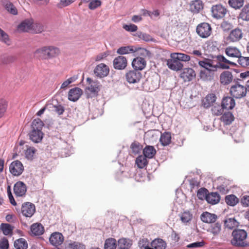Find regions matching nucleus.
<instances>
[{
	"label": "nucleus",
	"instance_id": "1",
	"mask_svg": "<svg viewBox=\"0 0 249 249\" xmlns=\"http://www.w3.org/2000/svg\"><path fill=\"white\" fill-rule=\"evenodd\" d=\"M232 238L231 240V244L236 248H245L249 246V244L247 240L248 234L244 230L235 229L231 233Z\"/></svg>",
	"mask_w": 249,
	"mask_h": 249
},
{
	"label": "nucleus",
	"instance_id": "2",
	"mask_svg": "<svg viewBox=\"0 0 249 249\" xmlns=\"http://www.w3.org/2000/svg\"><path fill=\"white\" fill-rule=\"evenodd\" d=\"M58 50L51 46H44L36 49L34 52L35 57L39 59H47L53 57Z\"/></svg>",
	"mask_w": 249,
	"mask_h": 249
},
{
	"label": "nucleus",
	"instance_id": "3",
	"mask_svg": "<svg viewBox=\"0 0 249 249\" xmlns=\"http://www.w3.org/2000/svg\"><path fill=\"white\" fill-rule=\"evenodd\" d=\"M247 90L245 86L239 84H235L231 87L230 93L236 99H241L246 96Z\"/></svg>",
	"mask_w": 249,
	"mask_h": 249
},
{
	"label": "nucleus",
	"instance_id": "4",
	"mask_svg": "<svg viewBox=\"0 0 249 249\" xmlns=\"http://www.w3.org/2000/svg\"><path fill=\"white\" fill-rule=\"evenodd\" d=\"M198 35L202 38H207L212 33V28L208 23L203 22L199 24L196 29Z\"/></svg>",
	"mask_w": 249,
	"mask_h": 249
},
{
	"label": "nucleus",
	"instance_id": "5",
	"mask_svg": "<svg viewBox=\"0 0 249 249\" xmlns=\"http://www.w3.org/2000/svg\"><path fill=\"white\" fill-rule=\"evenodd\" d=\"M198 65L204 69L210 71H216L218 68L217 63L214 60L203 58L202 60H198Z\"/></svg>",
	"mask_w": 249,
	"mask_h": 249
},
{
	"label": "nucleus",
	"instance_id": "6",
	"mask_svg": "<svg viewBox=\"0 0 249 249\" xmlns=\"http://www.w3.org/2000/svg\"><path fill=\"white\" fill-rule=\"evenodd\" d=\"M211 12L213 18L220 19L225 17L227 12V10L221 4H215L212 7Z\"/></svg>",
	"mask_w": 249,
	"mask_h": 249
},
{
	"label": "nucleus",
	"instance_id": "7",
	"mask_svg": "<svg viewBox=\"0 0 249 249\" xmlns=\"http://www.w3.org/2000/svg\"><path fill=\"white\" fill-rule=\"evenodd\" d=\"M24 167L19 160H15L11 162L9 166L10 172L15 176H19L23 172Z\"/></svg>",
	"mask_w": 249,
	"mask_h": 249
},
{
	"label": "nucleus",
	"instance_id": "8",
	"mask_svg": "<svg viewBox=\"0 0 249 249\" xmlns=\"http://www.w3.org/2000/svg\"><path fill=\"white\" fill-rule=\"evenodd\" d=\"M127 81L129 83L134 84L138 83L141 78L142 73L137 70L129 71L125 74Z\"/></svg>",
	"mask_w": 249,
	"mask_h": 249
},
{
	"label": "nucleus",
	"instance_id": "9",
	"mask_svg": "<svg viewBox=\"0 0 249 249\" xmlns=\"http://www.w3.org/2000/svg\"><path fill=\"white\" fill-rule=\"evenodd\" d=\"M109 72V67L104 63H100L97 65L94 70V73L99 78L107 76Z\"/></svg>",
	"mask_w": 249,
	"mask_h": 249
},
{
	"label": "nucleus",
	"instance_id": "10",
	"mask_svg": "<svg viewBox=\"0 0 249 249\" xmlns=\"http://www.w3.org/2000/svg\"><path fill=\"white\" fill-rule=\"evenodd\" d=\"M36 212V207L31 202H25L22 205L21 213L27 217H31Z\"/></svg>",
	"mask_w": 249,
	"mask_h": 249
},
{
	"label": "nucleus",
	"instance_id": "11",
	"mask_svg": "<svg viewBox=\"0 0 249 249\" xmlns=\"http://www.w3.org/2000/svg\"><path fill=\"white\" fill-rule=\"evenodd\" d=\"M243 35L242 30L237 28L231 31L227 38V40L230 43L236 42L242 38Z\"/></svg>",
	"mask_w": 249,
	"mask_h": 249
},
{
	"label": "nucleus",
	"instance_id": "12",
	"mask_svg": "<svg viewBox=\"0 0 249 249\" xmlns=\"http://www.w3.org/2000/svg\"><path fill=\"white\" fill-rule=\"evenodd\" d=\"M27 186L22 181H18L14 186V193L16 196L22 197L25 196Z\"/></svg>",
	"mask_w": 249,
	"mask_h": 249
},
{
	"label": "nucleus",
	"instance_id": "13",
	"mask_svg": "<svg viewBox=\"0 0 249 249\" xmlns=\"http://www.w3.org/2000/svg\"><path fill=\"white\" fill-rule=\"evenodd\" d=\"M127 60L125 57L120 55L114 58L113 61V67L116 70H124L127 66Z\"/></svg>",
	"mask_w": 249,
	"mask_h": 249
},
{
	"label": "nucleus",
	"instance_id": "14",
	"mask_svg": "<svg viewBox=\"0 0 249 249\" xmlns=\"http://www.w3.org/2000/svg\"><path fill=\"white\" fill-rule=\"evenodd\" d=\"M49 241L52 245L57 247L62 244L64 241V236L61 233L53 232L51 234Z\"/></svg>",
	"mask_w": 249,
	"mask_h": 249
},
{
	"label": "nucleus",
	"instance_id": "15",
	"mask_svg": "<svg viewBox=\"0 0 249 249\" xmlns=\"http://www.w3.org/2000/svg\"><path fill=\"white\" fill-rule=\"evenodd\" d=\"M225 54L229 57L238 58L241 56L242 53L241 51L236 47L230 46L225 49Z\"/></svg>",
	"mask_w": 249,
	"mask_h": 249
},
{
	"label": "nucleus",
	"instance_id": "16",
	"mask_svg": "<svg viewBox=\"0 0 249 249\" xmlns=\"http://www.w3.org/2000/svg\"><path fill=\"white\" fill-rule=\"evenodd\" d=\"M217 215L208 212H203L200 215V219L202 222L206 223H214L217 220Z\"/></svg>",
	"mask_w": 249,
	"mask_h": 249
},
{
	"label": "nucleus",
	"instance_id": "17",
	"mask_svg": "<svg viewBox=\"0 0 249 249\" xmlns=\"http://www.w3.org/2000/svg\"><path fill=\"white\" fill-rule=\"evenodd\" d=\"M195 76V71L191 68L184 69L183 71L180 74V77L185 82L191 81Z\"/></svg>",
	"mask_w": 249,
	"mask_h": 249
},
{
	"label": "nucleus",
	"instance_id": "18",
	"mask_svg": "<svg viewBox=\"0 0 249 249\" xmlns=\"http://www.w3.org/2000/svg\"><path fill=\"white\" fill-rule=\"evenodd\" d=\"M83 93L82 90L79 88L71 89L68 94V99L71 101H76Z\"/></svg>",
	"mask_w": 249,
	"mask_h": 249
},
{
	"label": "nucleus",
	"instance_id": "19",
	"mask_svg": "<svg viewBox=\"0 0 249 249\" xmlns=\"http://www.w3.org/2000/svg\"><path fill=\"white\" fill-rule=\"evenodd\" d=\"M233 80L232 73L229 71H224L220 75V82L223 85L230 84Z\"/></svg>",
	"mask_w": 249,
	"mask_h": 249
},
{
	"label": "nucleus",
	"instance_id": "20",
	"mask_svg": "<svg viewBox=\"0 0 249 249\" xmlns=\"http://www.w3.org/2000/svg\"><path fill=\"white\" fill-rule=\"evenodd\" d=\"M216 97L214 94L211 93L208 94L203 100L202 105L205 108H208L214 104Z\"/></svg>",
	"mask_w": 249,
	"mask_h": 249
},
{
	"label": "nucleus",
	"instance_id": "21",
	"mask_svg": "<svg viewBox=\"0 0 249 249\" xmlns=\"http://www.w3.org/2000/svg\"><path fill=\"white\" fill-rule=\"evenodd\" d=\"M146 61L143 58L138 57L134 58L132 62V65L134 68V70H142L146 66Z\"/></svg>",
	"mask_w": 249,
	"mask_h": 249
},
{
	"label": "nucleus",
	"instance_id": "22",
	"mask_svg": "<svg viewBox=\"0 0 249 249\" xmlns=\"http://www.w3.org/2000/svg\"><path fill=\"white\" fill-rule=\"evenodd\" d=\"M32 23H33V19H26L18 25V29L21 32H31Z\"/></svg>",
	"mask_w": 249,
	"mask_h": 249
},
{
	"label": "nucleus",
	"instance_id": "23",
	"mask_svg": "<svg viewBox=\"0 0 249 249\" xmlns=\"http://www.w3.org/2000/svg\"><path fill=\"white\" fill-rule=\"evenodd\" d=\"M166 64L170 69L175 71H179L183 67V65L181 62L173 58L167 60Z\"/></svg>",
	"mask_w": 249,
	"mask_h": 249
},
{
	"label": "nucleus",
	"instance_id": "24",
	"mask_svg": "<svg viewBox=\"0 0 249 249\" xmlns=\"http://www.w3.org/2000/svg\"><path fill=\"white\" fill-rule=\"evenodd\" d=\"M235 103L233 97H226L223 98L221 105L224 109H232L235 106Z\"/></svg>",
	"mask_w": 249,
	"mask_h": 249
},
{
	"label": "nucleus",
	"instance_id": "25",
	"mask_svg": "<svg viewBox=\"0 0 249 249\" xmlns=\"http://www.w3.org/2000/svg\"><path fill=\"white\" fill-rule=\"evenodd\" d=\"M29 135L30 140L35 143L40 142L43 136L42 131L35 130H32Z\"/></svg>",
	"mask_w": 249,
	"mask_h": 249
},
{
	"label": "nucleus",
	"instance_id": "26",
	"mask_svg": "<svg viewBox=\"0 0 249 249\" xmlns=\"http://www.w3.org/2000/svg\"><path fill=\"white\" fill-rule=\"evenodd\" d=\"M89 86L88 89L92 93H97L100 90V83L97 81H93L90 78H87Z\"/></svg>",
	"mask_w": 249,
	"mask_h": 249
},
{
	"label": "nucleus",
	"instance_id": "27",
	"mask_svg": "<svg viewBox=\"0 0 249 249\" xmlns=\"http://www.w3.org/2000/svg\"><path fill=\"white\" fill-rule=\"evenodd\" d=\"M2 3L4 8L9 13L13 15H18V9L11 2L8 0H5L3 1Z\"/></svg>",
	"mask_w": 249,
	"mask_h": 249
},
{
	"label": "nucleus",
	"instance_id": "28",
	"mask_svg": "<svg viewBox=\"0 0 249 249\" xmlns=\"http://www.w3.org/2000/svg\"><path fill=\"white\" fill-rule=\"evenodd\" d=\"M237 18L238 19H241L243 21H249V4H246L243 7Z\"/></svg>",
	"mask_w": 249,
	"mask_h": 249
},
{
	"label": "nucleus",
	"instance_id": "29",
	"mask_svg": "<svg viewBox=\"0 0 249 249\" xmlns=\"http://www.w3.org/2000/svg\"><path fill=\"white\" fill-rule=\"evenodd\" d=\"M137 51V49L133 46H122L118 48L117 53L120 55L126 54L134 53Z\"/></svg>",
	"mask_w": 249,
	"mask_h": 249
},
{
	"label": "nucleus",
	"instance_id": "30",
	"mask_svg": "<svg viewBox=\"0 0 249 249\" xmlns=\"http://www.w3.org/2000/svg\"><path fill=\"white\" fill-rule=\"evenodd\" d=\"M203 8V3L200 0H195L192 1L190 6V10L194 13H197Z\"/></svg>",
	"mask_w": 249,
	"mask_h": 249
},
{
	"label": "nucleus",
	"instance_id": "31",
	"mask_svg": "<svg viewBox=\"0 0 249 249\" xmlns=\"http://www.w3.org/2000/svg\"><path fill=\"white\" fill-rule=\"evenodd\" d=\"M217 59L219 63H223V64H220V67L223 69H229L230 65L233 66L236 65V64L234 62L228 60L223 55H218L217 56Z\"/></svg>",
	"mask_w": 249,
	"mask_h": 249
},
{
	"label": "nucleus",
	"instance_id": "32",
	"mask_svg": "<svg viewBox=\"0 0 249 249\" xmlns=\"http://www.w3.org/2000/svg\"><path fill=\"white\" fill-rule=\"evenodd\" d=\"M32 233L35 235H40L44 231L43 226L39 223H34L31 226Z\"/></svg>",
	"mask_w": 249,
	"mask_h": 249
},
{
	"label": "nucleus",
	"instance_id": "33",
	"mask_svg": "<svg viewBox=\"0 0 249 249\" xmlns=\"http://www.w3.org/2000/svg\"><path fill=\"white\" fill-rule=\"evenodd\" d=\"M220 196L217 193H211L206 196V200L208 203L212 205L218 203L220 201Z\"/></svg>",
	"mask_w": 249,
	"mask_h": 249
},
{
	"label": "nucleus",
	"instance_id": "34",
	"mask_svg": "<svg viewBox=\"0 0 249 249\" xmlns=\"http://www.w3.org/2000/svg\"><path fill=\"white\" fill-rule=\"evenodd\" d=\"M221 231V225L219 222L212 223L208 228L207 231L213 236H217Z\"/></svg>",
	"mask_w": 249,
	"mask_h": 249
},
{
	"label": "nucleus",
	"instance_id": "35",
	"mask_svg": "<svg viewBox=\"0 0 249 249\" xmlns=\"http://www.w3.org/2000/svg\"><path fill=\"white\" fill-rule=\"evenodd\" d=\"M150 245L155 249H165L166 248V243L160 238L154 239L151 242Z\"/></svg>",
	"mask_w": 249,
	"mask_h": 249
},
{
	"label": "nucleus",
	"instance_id": "36",
	"mask_svg": "<svg viewBox=\"0 0 249 249\" xmlns=\"http://www.w3.org/2000/svg\"><path fill=\"white\" fill-rule=\"evenodd\" d=\"M132 245V241L129 239L123 238L118 240L119 249H130Z\"/></svg>",
	"mask_w": 249,
	"mask_h": 249
},
{
	"label": "nucleus",
	"instance_id": "37",
	"mask_svg": "<svg viewBox=\"0 0 249 249\" xmlns=\"http://www.w3.org/2000/svg\"><path fill=\"white\" fill-rule=\"evenodd\" d=\"M215 71L204 69L201 70L199 72L200 78L204 81L210 80L213 74V72Z\"/></svg>",
	"mask_w": 249,
	"mask_h": 249
},
{
	"label": "nucleus",
	"instance_id": "38",
	"mask_svg": "<svg viewBox=\"0 0 249 249\" xmlns=\"http://www.w3.org/2000/svg\"><path fill=\"white\" fill-rule=\"evenodd\" d=\"M156 153V150L153 146L147 145L143 149V155L147 158H152Z\"/></svg>",
	"mask_w": 249,
	"mask_h": 249
},
{
	"label": "nucleus",
	"instance_id": "39",
	"mask_svg": "<svg viewBox=\"0 0 249 249\" xmlns=\"http://www.w3.org/2000/svg\"><path fill=\"white\" fill-rule=\"evenodd\" d=\"M14 228V226L7 223H2L0 225V229L5 235H12Z\"/></svg>",
	"mask_w": 249,
	"mask_h": 249
},
{
	"label": "nucleus",
	"instance_id": "40",
	"mask_svg": "<svg viewBox=\"0 0 249 249\" xmlns=\"http://www.w3.org/2000/svg\"><path fill=\"white\" fill-rule=\"evenodd\" d=\"M181 222L184 224L189 223L193 219V214L189 211H185L179 214Z\"/></svg>",
	"mask_w": 249,
	"mask_h": 249
},
{
	"label": "nucleus",
	"instance_id": "41",
	"mask_svg": "<svg viewBox=\"0 0 249 249\" xmlns=\"http://www.w3.org/2000/svg\"><path fill=\"white\" fill-rule=\"evenodd\" d=\"M161 144L163 146L169 145L171 142V135L169 132H165L161 134L160 140Z\"/></svg>",
	"mask_w": 249,
	"mask_h": 249
},
{
	"label": "nucleus",
	"instance_id": "42",
	"mask_svg": "<svg viewBox=\"0 0 249 249\" xmlns=\"http://www.w3.org/2000/svg\"><path fill=\"white\" fill-rule=\"evenodd\" d=\"M171 57L178 61H189L190 60L189 55L182 53H172L171 54Z\"/></svg>",
	"mask_w": 249,
	"mask_h": 249
},
{
	"label": "nucleus",
	"instance_id": "43",
	"mask_svg": "<svg viewBox=\"0 0 249 249\" xmlns=\"http://www.w3.org/2000/svg\"><path fill=\"white\" fill-rule=\"evenodd\" d=\"M234 119L233 114L230 112L225 113L221 117V120L225 125L230 124Z\"/></svg>",
	"mask_w": 249,
	"mask_h": 249
},
{
	"label": "nucleus",
	"instance_id": "44",
	"mask_svg": "<svg viewBox=\"0 0 249 249\" xmlns=\"http://www.w3.org/2000/svg\"><path fill=\"white\" fill-rule=\"evenodd\" d=\"M14 246L16 249H27L28 243L25 239L21 238L14 242Z\"/></svg>",
	"mask_w": 249,
	"mask_h": 249
},
{
	"label": "nucleus",
	"instance_id": "45",
	"mask_svg": "<svg viewBox=\"0 0 249 249\" xmlns=\"http://www.w3.org/2000/svg\"><path fill=\"white\" fill-rule=\"evenodd\" d=\"M244 2V0H229L228 4L233 9L239 10L243 7Z\"/></svg>",
	"mask_w": 249,
	"mask_h": 249
},
{
	"label": "nucleus",
	"instance_id": "46",
	"mask_svg": "<svg viewBox=\"0 0 249 249\" xmlns=\"http://www.w3.org/2000/svg\"><path fill=\"white\" fill-rule=\"evenodd\" d=\"M146 157L142 155L139 156L136 159V164L139 168H144L148 163Z\"/></svg>",
	"mask_w": 249,
	"mask_h": 249
},
{
	"label": "nucleus",
	"instance_id": "47",
	"mask_svg": "<svg viewBox=\"0 0 249 249\" xmlns=\"http://www.w3.org/2000/svg\"><path fill=\"white\" fill-rule=\"evenodd\" d=\"M226 203L230 206H234L239 202V199L234 195H230L225 197Z\"/></svg>",
	"mask_w": 249,
	"mask_h": 249
},
{
	"label": "nucleus",
	"instance_id": "48",
	"mask_svg": "<svg viewBox=\"0 0 249 249\" xmlns=\"http://www.w3.org/2000/svg\"><path fill=\"white\" fill-rule=\"evenodd\" d=\"M117 247L116 240L113 238H109L106 240L104 249H115Z\"/></svg>",
	"mask_w": 249,
	"mask_h": 249
},
{
	"label": "nucleus",
	"instance_id": "49",
	"mask_svg": "<svg viewBox=\"0 0 249 249\" xmlns=\"http://www.w3.org/2000/svg\"><path fill=\"white\" fill-rule=\"evenodd\" d=\"M44 123L40 119H36L32 122V130L42 131Z\"/></svg>",
	"mask_w": 249,
	"mask_h": 249
},
{
	"label": "nucleus",
	"instance_id": "50",
	"mask_svg": "<svg viewBox=\"0 0 249 249\" xmlns=\"http://www.w3.org/2000/svg\"><path fill=\"white\" fill-rule=\"evenodd\" d=\"M36 151L35 147L26 145V149L24 153L25 157L28 160H32Z\"/></svg>",
	"mask_w": 249,
	"mask_h": 249
},
{
	"label": "nucleus",
	"instance_id": "51",
	"mask_svg": "<svg viewBox=\"0 0 249 249\" xmlns=\"http://www.w3.org/2000/svg\"><path fill=\"white\" fill-rule=\"evenodd\" d=\"M223 108L219 104H215L212 106L211 111L213 115L214 116H220L223 112Z\"/></svg>",
	"mask_w": 249,
	"mask_h": 249
},
{
	"label": "nucleus",
	"instance_id": "52",
	"mask_svg": "<svg viewBox=\"0 0 249 249\" xmlns=\"http://www.w3.org/2000/svg\"><path fill=\"white\" fill-rule=\"evenodd\" d=\"M134 36L137 37L140 40H142L145 41H150L153 40L150 35L142 32H137L134 35Z\"/></svg>",
	"mask_w": 249,
	"mask_h": 249
},
{
	"label": "nucleus",
	"instance_id": "53",
	"mask_svg": "<svg viewBox=\"0 0 249 249\" xmlns=\"http://www.w3.org/2000/svg\"><path fill=\"white\" fill-rule=\"evenodd\" d=\"M44 31V26L41 23H32V30L31 32L38 34Z\"/></svg>",
	"mask_w": 249,
	"mask_h": 249
},
{
	"label": "nucleus",
	"instance_id": "54",
	"mask_svg": "<svg viewBox=\"0 0 249 249\" xmlns=\"http://www.w3.org/2000/svg\"><path fill=\"white\" fill-rule=\"evenodd\" d=\"M0 41L9 46L11 44V41L8 35L0 28Z\"/></svg>",
	"mask_w": 249,
	"mask_h": 249
},
{
	"label": "nucleus",
	"instance_id": "55",
	"mask_svg": "<svg viewBox=\"0 0 249 249\" xmlns=\"http://www.w3.org/2000/svg\"><path fill=\"white\" fill-rule=\"evenodd\" d=\"M237 222L234 218H228L225 221V226L229 229H232L237 226Z\"/></svg>",
	"mask_w": 249,
	"mask_h": 249
},
{
	"label": "nucleus",
	"instance_id": "56",
	"mask_svg": "<svg viewBox=\"0 0 249 249\" xmlns=\"http://www.w3.org/2000/svg\"><path fill=\"white\" fill-rule=\"evenodd\" d=\"M131 149L132 153L137 155L141 152L142 149V146L138 142H134L131 145Z\"/></svg>",
	"mask_w": 249,
	"mask_h": 249
},
{
	"label": "nucleus",
	"instance_id": "57",
	"mask_svg": "<svg viewBox=\"0 0 249 249\" xmlns=\"http://www.w3.org/2000/svg\"><path fill=\"white\" fill-rule=\"evenodd\" d=\"M16 57L13 55H9L3 56L1 58V62L3 64H9L14 63L16 60Z\"/></svg>",
	"mask_w": 249,
	"mask_h": 249
},
{
	"label": "nucleus",
	"instance_id": "58",
	"mask_svg": "<svg viewBox=\"0 0 249 249\" xmlns=\"http://www.w3.org/2000/svg\"><path fill=\"white\" fill-rule=\"evenodd\" d=\"M238 64L243 67H246L249 66V57H245L242 56L238 58Z\"/></svg>",
	"mask_w": 249,
	"mask_h": 249
},
{
	"label": "nucleus",
	"instance_id": "59",
	"mask_svg": "<svg viewBox=\"0 0 249 249\" xmlns=\"http://www.w3.org/2000/svg\"><path fill=\"white\" fill-rule=\"evenodd\" d=\"M78 76L77 75H74L66 81H65L61 85V89H65L67 88L69 85L72 83V82H74L76 79H77Z\"/></svg>",
	"mask_w": 249,
	"mask_h": 249
},
{
	"label": "nucleus",
	"instance_id": "60",
	"mask_svg": "<svg viewBox=\"0 0 249 249\" xmlns=\"http://www.w3.org/2000/svg\"><path fill=\"white\" fill-rule=\"evenodd\" d=\"M7 104L3 99H0V118L2 117L6 111Z\"/></svg>",
	"mask_w": 249,
	"mask_h": 249
},
{
	"label": "nucleus",
	"instance_id": "61",
	"mask_svg": "<svg viewBox=\"0 0 249 249\" xmlns=\"http://www.w3.org/2000/svg\"><path fill=\"white\" fill-rule=\"evenodd\" d=\"M68 249H84V246L81 243L76 242L69 244L68 246Z\"/></svg>",
	"mask_w": 249,
	"mask_h": 249
},
{
	"label": "nucleus",
	"instance_id": "62",
	"mask_svg": "<svg viewBox=\"0 0 249 249\" xmlns=\"http://www.w3.org/2000/svg\"><path fill=\"white\" fill-rule=\"evenodd\" d=\"M53 111L58 115H60L63 114L65 111L64 107L61 105H56L53 106Z\"/></svg>",
	"mask_w": 249,
	"mask_h": 249
},
{
	"label": "nucleus",
	"instance_id": "63",
	"mask_svg": "<svg viewBox=\"0 0 249 249\" xmlns=\"http://www.w3.org/2000/svg\"><path fill=\"white\" fill-rule=\"evenodd\" d=\"M207 192L208 190L206 189L201 188L198 190L197 196L200 199H203L204 198H206V196L208 195L207 194Z\"/></svg>",
	"mask_w": 249,
	"mask_h": 249
},
{
	"label": "nucleus",
	"instance_id": "64",
	"mask_svg": "<svg viewBox=\"0 0 249 249\" xmlns=\"http://www.w3.org/2000/svg\"><path fill=\"white\" fill-rule=\"evenodd\" d=\"M101 1L100 0H94L90 2L89 7L91 10H94L101 6Z\"/></svg>",
	"mask_w": 249,
	"mask_h": 249
}]
</instances>
